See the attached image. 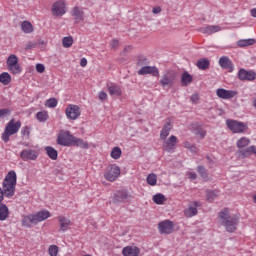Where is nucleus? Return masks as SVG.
Returning a JSON list of instances; mask_svg holds the SVG:
<instances>
[{
    "label": "nucleus",
    "mask_w": 256,
    "mask_h": 256,
    "mask_svg": "<svg viewBox=\"0 0 256 256\" xmlns=\"http://www.w3.org/2000/svg\"><path fill=\"white\" fill-rule=\"evenodd\" d=\"M48 253L50 256H57V254L59 253V247H57L56 245L50 246L48 249Z\"/></svg>",
    "instance_id": "nucleus-47"
},
{
    "label": "nucleus",
    "mask_w": 256,
    "mask_h": 256,
    "mask_svg": "<svg viewBox=\"0 0 256 256\" xmlns=\"http://www.w3.org/2000/svg\"><path fill=\"white\" fill-rule=\"evenodd\" d=\"M162 147L164 151L168 153H173L175 151V147H177V136L171 135L168 139H165Z\"/></svg>",
    "instance_id": "nucleus-13"
},
{
    "label": "nucleus",
    "mask_w": 256,
    "mask_h": 256,
    "mask_svg": "<svg viewBox=\"0 0 256 256\" xmlns=\"http://www.w3.org/2000/svg\"><path fill=\"white\" fill-rule=\"evenodd\" d=\"M226 125L232 133H247V131H249V126L245 122L227 120Z\"/></svg>",
    "instance_id": "nucleus-6"
},
{
    "label": "nucleus",
    "mask_w": 256,
    "mask_h": 256,
    "mask_svg": "<svg viewBox=\"0 0 256 256\" xmlns=\"http://www.w3.org/2000/svg\"><path fill=\"white\" fill-rule=\"evenodd\" d=\"M138 75H152L153 77H159V68L156 66H143Z\"/></svg>",
    "instance_id": "nucleus-16"
},
{
    "label": "nucleus",
    "mask_w": 256,
    "mask_h": 256,
    "mask_svg": "<svg viewBox=\"0 0 256 256\" xmlns=\"http://www.w3.org/2000/svg\"><path fill=\"white\" fill-rule=\"evenodd\" d=\"M253 201L256 203V194L253 196Z\"/></svg>",
    "instance_id": "nucleus-61"
},
{
    "label": "nucleus",
    "mask_w": 256,
    "mask_h": 256,
    "mask_svg": "<svg viewBox=\"0 0 256 256\" xmlns=\"http://www.w3.org/2000/svg\"><path fill=\"white\" fill-rule=\"evenodd\" d=\"M216 95L220 99H233V97H235V95H237V92H235L233 90H225L223 88H218L216 90Z\"/></svg>",
    "instance_id": "nucleus-19"
},
{
    "label": "nucleus",
    "mask_w": 256,
    "mask_h": 256,
    "mask_svg": "<svg viewBox=\"0 0 256 256\" xmlns=\"http://www.w3.org/2000/svg\"><path fill=\"white\" fill-rule=\"evenodd\" d=\"M45 151H46L48 157H50V159H52V161H57V157H59V153L57 152V150H55V148H53L51 146H47V147H45Z\"/></svg>",
    "instance_id": "nucleus-32"
},
{
    "label": "nucleus",
    "mask_w": 256,
    "mask_h": 256,
    "mask_svg": "<svg viewBox=\"0 0 256 256\" xmlns=\"http://www.w3.org/2000/svg\"><path fill=\"white\" fill-rule=\"evenodd\" d=\"M219 31H221V26L219 25H209L200 28V32L206 35H213V33H219Z\"/></svg>",
    "instance_id": "nucleus-25"
},
{
    "label": "nucleus",
    "mask_w": 256,
    "mask_h": 256,
    "mask_svg": "<svg viewBox=\"0 0 256 256\" xmlns=\"http://www.w3.org/2000/svg\"><path fill=\"white\" fill-rule=\"evenodd\" d=\"M121 154H122V151H121V148L119 147H114L111 151V157L112 159H121Z\"/></svg>",
    "instance_id": "nucleus-40"
},
{
    "label": "nucleus",
    "mask_w": 256,
    "mask_h": 256,
    "mask_svg": "<svg viewBox=\"0 0 256 256\" xmlns=\"http://www.w3.org/2000/svg\"><path fill=\"white\" fill-rule=\"evenodd\" d=\"M238 47H249V45H255V39H243L237 42Z\"/></svg>",
    "instance_id": "nucleus-36"
},
{
    "label": "nucleus",
    "mask_w": 256,
    "mask_h": 256,
    "mask_svg": "<svg viewBox=\"0 0 256 256\" xmlns=\"http://www.w3.org/2000/svg\"><path fill=\"white\" fill-rule=\"evenodd\" d=\"M108 92L111 97H120V95L122 94L121 87L116 84H112L111 86H109Z\"/></svg>",
    "instance_id": "nucleus-28"
},
{
    "label": "nucleus",
    "mask_w": 256,
    "mask_h": 256,
    "mask_svg": "<svg viewBox=\"0 0 256 256\" xmlns=\"http://www.w3.org/2000/svg\"><path fill=\"white\" fill-rule=\"evenodd\" d=\"M112 49H115L119 45V40L114 39L110 42Z\"/></svg>",
    "instance_id": "nucleus-54"
},
{
    "label": "nucleus",
    "mask_w": 256,
    "mask_h": 256,
    "mask_svg": "<svg viewBox=\"0 0 256 256\" xmlns=\"http://www.w3.org/2000/svg\"><path fill=\"white\" fill-rule=\"evenodd\" d=\"M21 30L23 33H33V24L29 21H24L21 24Z\"/></svg>",
    "instance_id": "nucleus-34"
},
{
    "label": "nucleus",
    "mask_w": 256,
    "mask_h": 256,
    "mask_svg": "<svg viewBox=\"0 0 256 256\" xmlns=\"http://www.w3.org/2000/svg\"><path fill=\"white\" fill-rule=\"evenodd\" d=\"M19 63V58H17V55L11 54L6 61L7 67H10L11 65H17Z\"/></svg>",
    "instance_id": "nucleus-39"
},
{
    "label": "nucleus",
    "mask_w": 256,
    "mask_h": 256,
    "mask_svg": "<svg viewBox=\"0 0 256 256\" xmlns=\"http://www.w3.org/2000/svg\"><path fill=\"white\" fill-rule=\"evenodd\" d=\"M137 65H138V67H141V68L146 67V65H149V59L141 56L138 59Z\"/></svg>",
    "instance_id": "nucleus-45"
},
{
    "label": "nucleus",
    "mask_w": 256,
    "mask_h": 256,
    "mask_svg": "<svg viewBox=\"0 0 256 256\" xmlns=\"http://www.w3.org/2000/svg\"><path fill=\"white\" fill-rule=\"evenodd\" d=\"M35 47H37V43H35V42H28L26 44V46H25V49H26V51H29V49H33Z\"/></svg>",
    "instance_id": "nucleus-52"
},
{
    "label": "nucleus",
    "mask_w": 256,
    "mask_h": 256,
    "mask_svg": "<svg viewBox=\"0 0 256 256\" xmlns=\"http://www.w3.org/2000/svg\"><path fill=\"white\" fill-rule=\"evenodd\" d=\"M148 185L155 186L157 185V175L156 174H149L146 179Z\"/></svg>",
    "instance_id": "nucleus-43"
},
{
    "label": "nucleus",
    "mask_w": 256,
    "mask_h": 256,
    "mask_svg": "<svg viewBox=\"0 0 256 256\" xmlns=\"http://www.w3.org/2000/svg\"><path fill=\"white\" fill-rule=\"evenodd\" d=\"M65 13V1L59 0L52 5V15L54 17H63Z\"/></svg>",
    "instance_id": "nucleus-14"
},
{
    "label": "nucleus",
    "mask_w": 256,
    "mask_h": 256,
    "mask_svg": "<svg viewBox=\"0 0 256 256\" xmlns=\"http://www.w3.org/2000/svg\"><path fill=\"white\" fill-rule=\"evenodd\" d=\"M7 69L10 71V73H12V75H19V73L23 71L19 63L7 66Z\"/></svg>",
    "instance_id": "nucleus-33"
},
{
    "label": "nucleus",
    "mask_w": 256,
    "mask_h": 256,
    "mask_svg": "<svg viewBox=\"0 0 256 256\" xmlns=\"http://www.w3.org/2000/svg\"><path fill=\"white\" fill-rule=\"evenodd\" d=\"M11 113V110L9 108L0 109V119H3V117H7Z\"/></svg>",
    "instance_id": "nucleus-49"
},
{
    "label": "nucleus",
    "mask_w": 256,
    "mask_h": 256,
    "mask_svg": "<svg viewBox=\"0 0 256 256\" xmlns=\"http://www.w3.org/2000/svg\"><path fill=\"white\" fill-rule=\"evenodd\" d=\"M141 250L137 246H126L122 249L123 256H139Z\"/></svg>",
    "instance_id": "nucleus-22"
},
{
    "label": "nucleus",
    "mask_w": 256,
    "mask_h": 256,
    "mask_svg": "<svg viewBox=\"0 0 256 256\" xmlns=\"http://www.w3.org/2000/svg\"><path fill=\"white\" fill-rule=\"evenodd\" d=\"M57 220L60 225V231L63 233H65V231H67L73 225V222H71V220L65 216H58Z\"/></svg>",
    "instance_id": "nucleus-20"
},
{
    "label": "nucleus",
    "mask_w": 256,
    "mask_h": 256,
    "mask_svg": "<svg viewBox=\"0 0 256 256\" xmlns=\"http://www.w3.org/2000/svg\"><path fill=\"white\" fill-rule=\"evenodd\" d=\"M72 17H74L75 23H81L85 21V12L83 11V8H79V6H76L71 11Z\"/></svg>",
    "instance_id": "nucleus-17"
},
{
    "label": "nucleus",
    "mask_w": 256,
    "mask_h": 256,
    "mask_svg": "<svg viewBox=\"0 0 256 256\" xmlns=\"http://www.w3.org/2000/svg\"><path fill=\"white\" fill-rule=\"evenodd\" d=\"M30 133H31V132H30V129H29V127H27V126L23 127L22 130H21V135H22L23 137L29 138V134H30Z\"/></svg>",
    "instance_id": "nucleus-50"
},
{
    "label": "nucleus",
    "mask_w": 256,
    "mask_h": 256,
    "mask_svg": "<svg viewBox=\"0 0 256 256\" xmlns=\"http://www.w3.org/2000/svg\"><path fill=\"white\" fill-rule=\"evenodd\" d=\"M49 217H51V212L47 210H42L37 212L36 214L23 216L21 220L22 227L31 229L33 225H38V223H41L42 221H46V219H49Z\"/></svg>",
    "instance_id": "nucleus-3"
},
{
    "label": "nucleus",
    "mask_w": 256,
    "mask_h": 256,
    "mask_svg": "<svg viewBox=\"0 0 256 256\" xmlns=\"http://www.w3.org/2000/svg\"><path fill=\"white\" fill-rule=\"evenodd\" d=\"M80 65H81V67H87V59L86 58H82L80 60Z\"/></svg>",
    "instance_id": "nucleus-57"
},
{
    "label": "nucleus",
    "mask_w": 256,
    "mask_h": 256,
    "mask_svg": "<svg viewBox=\"0 0 256 256\" xmlns=\"http://www.w3.org/2000/svg\"><path fill=\"white\" fill-rule=\"evenodd\" d=\"M219 65L222 67V69H226L230 73L233 71V62H231V59L227 56H222L219 59Z\"/></svg>",
    "instance_id": "nucleus-24"
},
{
    "label": "nucleus",
    "mask_w": 256,
    "mask_h": 256,
    "mask_svg": "<svg viewBox=\"0 0 256 256\" xmlns=\"http://www.w3.org/2000/svg\"><path fill=\"white\" fill-rule=\"evenodd\" d=\"M251 15L252 17H256V8L251 10Z\"/></svg>",
    "instance_id": "nucleus-60"
},
{
    "label": "nucleus",
    "mask_w": 256,
    "mask_h": 256,
    "mask_svg": "<svg viewBox=\"0 0 256 256\" xmlns=\"http://www.w3.org/2000/svg\"><path fill=\"white\" fill-rule=\"evenodd\" d=\"M9 219V207L5 204H0V221H7Z\"/></svg>",
    "instance_id": "nucleus-30"
},
{
    "label": "nucleus",
    "mask_w": 256,
    "mask_h": 256,
    "mask_svg": "<svg viewBox=\"0 0 256 256\" xmlns=\"http://www.w3.org/2000/svg\"><path fill=\"white\" fill-rule=\"evenodd\" d=\"M184 147L185 149H189V151H191V153H197V146L189 143V142H184Z\"/></svg>",
    "instance_id": "nucleus-48"
},
{
    "label": "nucleus",
    "mask_w": 256,
    "mask_h": 256,
    "mask_svg": "<svg viewBox=\"0 0 256 256\" xmlns=\"http://www.w3.org/2000/svg\"><path fill=\"white\" fill-rule=\"evenodd\" d=\"M127 199H129V193L125 190H119L114 193L112 203H114V205H119L125 203Z\"/></svg>",
    "instance_id": "nucleus-15"
},
{
    "label": "nucleus",
    "mask_w": 256,
    "mask_h": 256,
    "mask_svg": "<svg viewBox=\"0 0 256 256\" xmlns=\"http://www.w3.org/2000/svg\"><path fill=\"white\" fill-rule=\"evenodd\" d=\"M36 117H37L38 121H40V123H43V122L47 121V119H49V115L45 111L38 112L36 114Z\"/></svg>",
    "instance_id": "nucleus-44"
},
{
    "label": "nucleus",
    "mask_w": 256,
    "mask_h": 256,
    "mask_svg": "<svg viewBox=\"0 0 256 256\" xmlns=\"http://www.w3.org/2000/svg\"><path fill=\"white\" fill-rule=\"evenodd\" d=\"M197 171L204 181H209V173H207L205 166H198Z\"/></svg>",
    "instance_id": "nucleus-37"
},
{
    "label": "nucleus",
    "mask_w": 256,
    "mask_h": 256,
    "mask_svg": "<svg viewBox=\"0 0 256 256\" xmlns=\"http://www.w3.org/2000/svg\"><path fill=\"white\" fill-rule=\"evenodd\" d=\"M46 107H49L50 109H54V107H57V99L50 98L46 101Z\"/></svg>",
    "instance_id": "nucleus-46"
},
{
    "label": "nucleus",
    "mask_w": 256,
    "mask_h": 256,
    "mask_svg": "<svg viewBox=\"0 0 256 256\" xmlns=\"http://www.w3.org/2000/svg\"><path fill=\"white\" fill-rule=\"evenodd\" d=\"M0 83H2V85H9V83H11V76L8 72L0 74Z\"/></svg>",
    "instance_id": "nucleus-35"
},
{
    "label": "nucleus",
    "mask_w": 256,
    "mask_h": 256,
    "mask_svg": "<svg viewBox=\"0 0 256 256\" xmlns=\"http://www.w3.org/2000/svg\"><path fill=\"white\" fill-rule=\"evenodd\" d=\"M251 140L247 137H242L237 140L236 147L238 150L236 151L237 159H247L252 155H256V147L250 146Z\"/></svg>",
    "instance_id": "nucleus-1"
},
{
    "label": "nucleus",
    "mask_w": 256,
    "mask_h": 256,
    "mask_svg": "<svg viewBox=\"0 0 256 256\" xmlns=\"http://www.w3.org/2000/svg\"><path fill=\"white\" fill-rule=\"evenodd\" d=\"M174 230L173 221L164 220L158 224V231L160 235H171Z\"/></svg>",
    "instance_id": "nucleus-11"
},
{
    "label": "nucleus",
    "mask_w": 256,
    "mask_h": 256,
    "mask_svg": "<svg viewBox=\"0 0 256 256\" xmlns=\"http://www.w3.org/2000/svg\"><path fill=\"white\" fill-rule=\"evenodd\" d=\"M38 158L39 152L35 149H24L20 153L22 161H37Z\"/></svg>",
    "instance_id": "nucleus-12"
},
{
    "label": "nucleus",
    "mask_w": 256,
    "mask_h": 256,
    "mask_svg": "<svg viewBox=\"0 0 256 256\" xmlns=\"http://www.w3.org/2000/svg\"><path fill=\"white\" fill-rule=\"evenodd\" d=\"M75 136L68 130H61L57 137V144L63 147H72Z\"/></svg>",
    "instance_id": "nucleus-7"
},
{
    "label": "nucleus",
    "mask_w": 256,
    "mask_h": 256,
    "mask_svg": "<svg viewBox=\"0 0 256 256\" xmlns=\"http://www.w3.org/2000/svg\"><path fill=\"white\" fill-rule=\"evenodd\" d=\"M16 185H17V173L11 170L10 172H8V174L6 175L3 181L2 191L5 197H13L15 195Z\"/></svg>",
    "instance_id": "nucleus-4"
},
{
    "label": "nucleus",
    "mask_w": 256,
    "mask_h": 256,
    "mask_svg": "<svg viewBox=\"0 0 256 256\" xmlns=\"http://www.w3.org/2000/svg\"><path fill=\"white\" fill-rule=\"evenodd\" d=\"M218 218L220 225L225 227L227 233H235V231H237V226L239 225V217L230 216L228 209H224L219 212Z\"/></svg>",
    "instance_id": "nucleus-2"
},
{
    "label": "nucleus",
    "mask_w": 256,
    "mask_h": 256,
    "mask_svg": "<svg viewBox=\"0 0 256 256\" xmlns=\"http://www.w3.org/2000/svg\"><path fill=\"white\" fill-rule=\"evenodd\" d=\"M65 113L67 119L75 121L76 119H79V116L81 115V109L77 105L69 104L65 110Z\"/></svg>",
    "instance_id": "nucleus-10"
},
{
    "label": "nucleus",
    "mask_w": 256,
    "mask_h": 256,
    "mask_svg": "<svg viewBox=\"0 0 256 256\" xmlns=\"http://www.w3.org/2000/svg\"><path fill=\"white\" fill-rule=\"evenodd\" d=\"M153 201L156 203V205H163L167 199L165 198V195L159 193L153 196Z\"/></svg>",
    "instance_id": "nucleus-38"
},
{
    "label": "nucleus",
    "mask_w": 256,
    "mask_h": 256,
    "mask_svg": "<svg viewBox=\"0 0 256 256\" xmlns=\"http://www.w3.org/2000/svg\"><path fill=\"white\" fill-rule=\"evenodd\" d=\"M190 99L192 103H197L199 101V94H193Z\"/></svg>",
    "instance_id": "nucleus-55"
},
{
    "label": "nucleus",
    "mask_w": 256,
    "mask_h": 256,
    "mask_svg": "<svg viewBox=\"0 0 256 256\" xmlns=\"http://www.w3.org/2000/svg\"><path fill=\"white\" fill-rule=\"evenodd\" d=\"M191 129L194 133V135H197V137H200V139H205L207 135V131H205L203 128H201V125L194 123L191 125Z\"/></svg>",
    "instance_id": "nucleus-26"
},
{
    "label": "nucleus",
    "mask_w": 256,
    "mask_h": 256,
    "mask_svg": "<svg viewBox=\"0 0 256 256\" xmlns=\"http://www.w3.org/2000/svg\"><path fill=\"white\" fill-rule=\"evenodd\" d=\"M196 65L201 71H206V69H209V65H211V63L209 62V59L202 58L197 61Z\"/></svg>",
    "instance_id": "nucleus-31"
},
{
    "label": "nucleus",
    "mask_w": 256,
    "mask_h": 256,
    "mask_svg": "<svg viewBox=\"0 0 256 256\" xmlns=\"http://www.w3.org/2000/svg\"><path fill=\"white\" fill-rule=\"evenodd\" d=\"M3 199H5V194L3 193V189L0 188V204L3 203Z\"/></svg>",
    "instance_id": "nucleus-59"
},
{
    "label": "nucleus",
    "mask_w": 256,
    "mask_h": 256,
    "mask_svg": "<svg viewBox=\"0 0 256 256\" xmlns=\"http://www.w3.org/2000/svg\"><path fill=\"white\" fill-rule=\"evenodd\" d=\"M238 77L241 81H255L256 73L253 71L240 69V71L238 72Z\"/></svg>",
    "instance_id": "nucleus-18"
},
{
    "label": "nucleus",
    "mask_w": 256,
    "mask_h": 256,
    "mask_svg": "<svg viewBox=\"0 0 256 256\" xmlns=\"http://www.w3.org/2000/svg\"><path fill=\"white\" fill-rule=\"evenodd\" d=\"M119 175H121V168L115 164L109 165L104 172L105 180L110 181L111 183L117 181Z\"/></svg>",
    "instance_id": "nucleus-8"
},
{
    "label": "nucleus",
    "mask_w": 256,
    "mask_h": 256,
    "mask_svg": "<svg viewBox=\"0 0 256 256\" xmlns=\"http://www.w3.org/2000/svg\"><path fill=\"white\" fill-rule=\"evenodd\" d=\"M36 71H37V73H44L45 72V65L36 64Z\"/></svg>",
    "instance_id": "nucleus-51"
},
{
    "label": "nucleus",
    "mask_w": 256,
    "mask_h": 256,
    "mask_svg": "<svg viewBox=\"0 0 256 256\" xmlns=\"http://www.w3.org/2000/svg\"><path fill=\"white\" fill-rule=\"evenodd\" d=\"M189 179H192L193 181H195V179H197V174L195 172H190Z\"/></svg>",
    "instance_id": "nucleus-58"
},
{
    "label": "nucleus",
    "mask_w": 256,
    "mask_h": 256,
    "mask_svg": "<svg viewBox=\"0 0 256 256\" xmlns=\"http://www.w3.org/2000/svg\"><path fill=\"white\" fill-rule=\"evenodd\" d=\"M72 146L80 147V149H89V143L77 137H74V140L72 141Z\"/></svg>",
    "instance_id": "nucleus-29"
},
{
    "label": "nucleus",
    "mask_w": 256,
    "mask_h": 256,
    "mask_svg": "<svg viewBox=\"0 0 256 256\" xmlns=\"http://www.w3.org/2000/svg\"><path fill=\"white\" fill-rule=\"evenodd\" d=\"M197 207H200L199 202L197 201L192 202V204H190L188 208L184 210V215L186 217H195V215H197L198 213Z\"/></svg>",
    "instance_id": "nucleus-23"
},
{
    "label": "nucleus",
    "mask_w": 256,
    "mask_h": 256,
    "mask_svg": "<svg viewBox=\"0 0 256 256\" xmlns=\"http://www.w3.org/2000/svg\"><path fill=\"white\" fill-rule=\"evenodd\" d=\"M100 101H105L107 99V93L105 92H100L99 95H98Z\"/></svg>",
    "instance_id": "nucleus-53"
},
{
    "label": "nucleus",
    "mask_w": 256,
    "mask_h": 256,
    "mask_svg": "<svg viewBox=\"0 0 256 256\" xmlns=\"http://www.w3.org/2000/svg\"><path fill=\"white\" fill-rule=\"evenodd\" d=\"M62 45L66 49H69V47H71L73 45V37H71V36L64 37L62 40Z\"/></svg>",
    "instance_id": "nucleus-41"
},
{
    "label": "nucleus",
    "mask_w": 256,
    "mask_h": 256,
    "mask_svg": "<svg viewBox=\"0 0 256 256\" xmlns=\"http://www.w3.org/2000/svg\"><path fill=\"white\" fill-rule=\"evenodd\" d=\"M180 82H181L182 87H187V86L191 85V83H193V76L191 74H189V72L185 71L181 75Z\"/></svg>",
    "instance_id": "nucleus-27"
},
{
    "label": "nucleus",
    "mask_w": 256,
    "mask_h": 256,
    "mask_svg": "<svg viewBox=\"0 0 256 256\" xmlns=\"http://www.w3.org/2000/svg\"><path fill=\"white\" fill-rule=\"evenodd\" d=\"M19 129H21V121L15 122V119L10 120L6 127L5 130L2 134V140L4 143H9V138L11 135H15L19 132Z\"/></svg>",
    "instance_id": "nucleus-5"
},
{
    "label": "nucleus",
    "mask_w": 256,
    "mask_h": 256,
    "mask_svg": "<svg viewBox=\"0 0 256 256\" xmlns=\"http://www.w3.org/2000/svg\"><path fill=\"white\" fill-rule=\"evenodd\" d=\"M173 129V124H171L170 120H167L165 124L162 127V130L160 132V139L162 141H165L167 137H169V133H171V130Z\"/></svg>",
    "instance_id": "nucleus-21"
},
{
    "label": "nucleus",
    "mask_w": 256,
    "mask_h": 256,
    "mask_svg": "<svg viewBox=\"0 0 256 256\" xmlns=\"http://www.w3.org/2000/svg\"><path fill=\"white\" fill-rule=\"evenodd\" d=\"M177 81V73L175 71H166L160 79L161 87H173Z\"/></svg>",
    "instance_id": "nucleus-9"
},
{
    "label": "nucleus",
    "mask_w": 256,
    "mask_h": 256,
    "mask_svg": "<svg viewBox=\"0 0 256 256\" xmlns=\"http://www.w3.org/2000/svg\"><path fill=\"white\" fill-rule=\"evenodd\" d=\"M206 197H207V201H210V203L215 201V199H217V191H215V190H212V191L208 190L206 192Z\"/></svg>",
    "instance_id": "nucleus-42"
},
{
    "label": "nucleus",
    "mask_w": 256,
    "mask_h": 256,
    "mask_svg": "<svg viewBox=\"0 0 256 256\" xmlns=\"http://www.w3.org/2000/svg\"><path fill=\"white\" fill-rule=\"evenodd\" d=\"M152 13H154V15H159V13H161V7H154Z\"/></svg>",
    "instance_id": "nucleus-56"
}]
</instances>
